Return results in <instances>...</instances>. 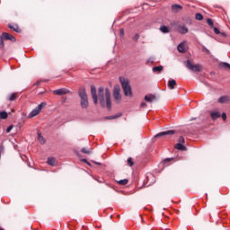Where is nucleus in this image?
<instances>
[{"instance_id": "nucleus-41", "label": "nucleus", "mask_w": 230, "mask_h": 230, "mask_svg": "<svg viewBox=\"0 0 230 230\" xmlns=\"http://www.w3.org/2000/svg\"><path fill=\"white\" fill-rule=\"evenodd\" d=\"M140 107H142V108L146 107V102H142V103L140 104Z\"/></svg>"}, {"instance_id": "nucleus-32", "label": "nucleus", "mask_w": 230, "mask_h": 230, "mask_svg": "<svg viewBox=\"0 0 230 230\" xmlns=\"http://www.w3.org/2000/svg\"><path fill=\"white\" fill-rule=\"evenodd\" d=\"M81 152H83V154H91V152L89 151V149L84 147Z\"/></svg>"}, {"instance_id": "nucleus-35", "label": "nucleus", "mask_w": 230, "mask_h": 230, "mask_svg": "<svg viewBox=\"0 0 230 230\" xmlns=\"http://www.w3.org/2000/svg\"><path fill=\"white\" fill-rule=\"evenodd\" d=\"M221 118L223 121H226L227 119V115L226 113H222Z\"/></svg>"}, {"instance_id": "nucleus-11", "label": "nucleus", "mask_w": 230, "mask_h": 230, "mask_svg": "<svg viewBox=\"0 0 230 230\" xmlns=\"http://www.w3.org/2000/svg\"><path fill=\"white\" fill-rule=\"evenodd\" d=\"M218 103H229L230 102V98L227 95L225 96H221L218 100H217Z\"/></svg>"}, {"instance_id": "nucleus-8", "label": "nucleus", "mask_w": 230, "mask_h": 230, "mask_svg": "<svg viewBox=\"0 0 230 230\" xmlns=\"http://www.w3.org/2000/svg\"><path fill=\"white\" fill-rule=\"evenodd\" d=\"M173 134H175L173 130L162 131L155 135V137H164V136H173Z\"/></svg>"}, {"instance_id": "nucleus-40", "label": "nucleus", "mask_w": 230, "mask_h": 230, "mask_svg": "<svg viewBox=\"0 0 230 230\" xmlns=\"http://www.w3.org/2000/svg\"><path fill=\"white\" fill-rule=\"evenodd\" d=\"M125 35V30L120 29V36L124 37Z\"/></svg>"}, {"instance_id": "nucleus-22", "label": "nucleus", "mask_w": 230, "mask_h": 230, "mask_svg": "<svg viewBox=\"0 0 230 230\" xmlns=\"http://www.w3.org/2000/svg\"><path fill=\"white\" fill-rule=\"evenodd\" d=\"M38 141L41 144L44 145L46 143V140L44 139L43 137L40 133H38Z\"/></svg>"}, {"instance_id": "nucleus-12", "label": "nucleus", "mask_w": 230, "mask_h": 230, "mask_svg": "<svg viewBox=\"0 0 230 230\" xmlns=\"http://www.w3.org/2000/svg\"><path fill=\"white\" fill-rule=\"evenodd\" d=\"M8 28H10V30H13V31H16V33H21V29L19 28V25L17 24H9Z\"/></svg>"}, {"instance_id": "nucleus-16", "label": "nucleus", "mask_w": 230, "mask_h": 230, "mask_svg": "<svg viewBox=\"0 0 230 230\" xmlns=\"http://www.w3.org/2000/svg\"><path fill=\"white\" fill-rule=\"evenodd\" d=\"M220 116H221V114H220V112H218V111H212V112L210 113V118H211L212 119H218V118H220Z\"/></svg>"}, {"instance_id": "nucleus-39", "label": "nucleus", "mask_w": 230, "mask_h": 230, "mask_svg": "<svg viewBox=\"0 0 230 230\" xmlns=\"http://www.w3.org/2000/svg\"><path fill=\"white\" fill-rule=\"evenodd\" d=\"M172 159H173V158H166V159L164 161V164H166L167 163H170V161H172Z\"/></svg>"}, {"instance_id": "nucleus-27", "label": "nucleus", "mask_w": 230, "mask_h": 230, "mask_svg": "<svg viewBox=\"0 0 230 230\" xmlns=\"http://www.w3.org/2000/svg\"><path fill=\"white\" fill-rule=\"evenodd\" d=\"M0 48L3 49L4 48V40L2 36H0Z\"/></svg>"}, {"instance_id": "nucleus-13", "label": "nucleus", "mask_w": 230, "mask_h": 230, "mask_svg": "<svg viewBox=\"0 0 230 230\" xmlns=\"http://www.w3.org/2000/svg\"><path fill=\"white\" fill-rule=\"evenodd\" d=\"M177 85V82L174 79H170L168 82V87L171 90L175 89V86Z\"/></svg>"}, {"instance_id": "nucleus-4", "label": "nucleus", "mask_w": 230, "mask_h": 230, "mask_svg": "<svg viewBox=\"0 0 230 230\" xmlns=\"http://www.w3.org/2000/svg\"><path fill=\"white\" fill-rule=\"evenodd\" d=\"M44 107H46V102H41L31 111V113L29 114V118H35V116H39V114H40V111H42Z\"/></svg>"}, {"instance_id": "nucleus-9", "label": "nucleus", "mask_w": 230, "mask_h": 230, "mask_svg": "<svg viewBox=\"0 0 230 230\" xmlns=\"http://www.w3.org/2000/svg\"><path fill=\"white\" fill-rule=\"evenodd\" d=\"M53 93H54V94H57L58 96H64V94L69 93V90H67L66 88H61V89L53 91Z\"/></svg>"}, {"instance_id": "nucleus-1", "label": "nucleus", "mask_w": 230, "mask_h": 230, "mask_svg": "<svg viewBox=\"0 0 230 230\" xmlns=\"http://www.w3.org/2000/svg\"><path fill=\"white\" fill-rule=\"evenodd\" d=\"M91 94H92L93 103L95 105L98 103V100H99L102 107H105V102H106L107 109L111 110L112 102H111V91L109 90V88H103V86H101L98 89V94H97L96 86L92 85Z\"/></svg>"}, {"instance_id": "nucleus-37", "label": "nucleus", "mask_w": 230, "mask_h": 230, "mask_svg": "<svg viewBox=\"0 0 230 230\" xmlns=\"http://www.w3.org/2000/svg\"><path fill=\"white\" fill-rule=\"evenodd\" d=\"M133 40H139V34L133 36Z\"/></svg>"}, {"instance_id": "nucleus-17", "label": "nucleus", "mask_w": 230, "mask_h": 230, "mask_svg": "<svg viewBox=\"0 0 230 230\" xmlns=\"http://www.w3.org/2000/svg\"><path fill=\"white\" fill-rule=\"evenodd\" d=\"M48 164H49V166H56L57 165V159H55L54 157H50L48 159Z\"/></svg>"}, {"instance_id": "nucleus-15", "label": "nucleus", "mask_w": 230, "mask_h": 230, "mask_svg": "<svg viewBox=\"0 0 230 230\" xmlns=\"http://www.w3.org/2000/svg\"><path fill=\"white\" fill-rule=\"evenodd\" d=\"M172 12H174L175 13H179L180 10H182V6L179 5V4H172Z\"/></svg>"}, {"instance_id": "nucleus-24", "label": "nucleus", "mask_w": 230, "mask_h": 230, "mask_svg": "<svg viewBox=\"0 0 230 230\" xmlns=\"http://www.w3.org/2000/svg\"><path fill=\"white\" fill-rule=\"evenodd\" d=\"M17 99V93H12L9 97L8 100L9 102H13V100Z\"/></svg>"}, {"instance_id": "nucleus-19", "label": "nucleus", "mask_w": 230, "mask_h": 230, "mask_svg": "<svg viewBox=\"0 0 230 230\" xmlns=\"http://www.w3.org/2000/svg\"><path fill=\"white\" fill-rule=\"evenodd\" d=\"M160 31H162V33H170V28L164 25H161Z\"/></svg>"}, {"instance_id": "nucleus-36", "label": "nucleus", "mask_w": 230, "mask_h": 230, "mask_svg": "<svg viewBox=\"0 0 230 230\" xmlns=\"http://www.w3.org/2000/svg\"><path fill=\"white\" fill-rule=\"evenodd\" d=\"M12 128H13V126H9L7 128H6V132L7 134H9V132H12Z\"/></svg>"}, {"instance_id": "nucleus-21", "label": "nucleus", "mask_w": 230, "mask_h": 230, "mask_svg": "<svg viewBox=\"0 0 230 230\" xmlns=\"http://www.w3.org/2000/svg\"><path fill=\"white\" fill-rule=\"evenodd\" d=\"M163 71V66H154L153 73H161Z\"/></svg>"}, {"instance_id": "nucleus-44", "label": "nucleus", "mask_w": 230, "mask_h": 230, "mask_svg": "<svg viewBox=\"0 0 230 230\" xmlns=\"http://www.w3.org/2000/svg\"><path fill=\"white\" fill-rule=\"evenodd\" d=\"M0 230H4L2 227H0Z\"/></svg>"}, {"instance_id": "nucleus-18", "label": "nucleus", "mask_w": 230, "mask_h": 230, "mask_svg": "<svg viewBox=\"0 0 230 230\" xmlns=\"http://www.w3.org/2000/svg\"><path fill=\"white\" fill-rule=\"evenodd\" d=\"M175 148H176V150H181L182 152H185V150H186V146H184V145H182L181 143H177L175 145Z\"/></svg>"}, {"instance_id": "nucleus-5", "label": "nucleus", "mask_w": 230, "mask_h": 230, "mask_svg": "<svg viewBox=\"0 0 230 230\" xmlns=\"http://www.w3.org/2000/svg\"><path fill=\"white\" fill-rule=\"evenodd\" d=\"M186 67L194 73H200V71H202V66H200V65H192L190 60L186 61Z\"/></svg>"}, {"instance_id": "nucleus-10", "label": "nucleus", "mask_w": 230, "mask_h": 230, "mask_svg": "<svg viewBox=\"0 0 230 230\" xmlns=\"http://www.w3.org/2000/svg\"><path fill=\"white\" fill-rule=\"evenodd\" d=\"M2 37H3L4 40H12L13 42H15V37H13L6 32H3Z\"/></svg>"}, {"instance_id": "nucleus-42", "label": "nucleus", "mask_w": 230, "mask_h": 230, "mask_svg": "<svg viewBox=\"0 0 230 230\" xmlns=\"http://www.w3.org/2000/svg\"><path fill=\"white\" fill-rule=\"evenodd\" d=\"M221 35H222V37H227V35L226 34V32H222Z\"/></svg>"}, {"instance_id": "nucleus-38", "label": "nucleus", "mask_w": 230, "mask_h": 230, "mask_svg": "<svg viewBox=\"0 0 230 230\" xmlns=\"http://www.w3.org/2000/svg\"><path fill=\"white\" fill-rule=\"evenodd\" d=\"M4 152V146H0V157H1V154H3Z\"/></svg>"}, {"instance_id": "nucleus-43", "label": "nucleus", "mask_w": 230, "mask_h": 230, "mask_svg": "<svg viewBox=\"0 0 230 230\" xmlns=\"http://www.w3.org/2000/svg\"><path fill=\"white\" fill-rule=\"evenodd\" d=\"M83 161H84V163H87V160H85V159H84V160H83Z\"/></svg>"}, {"instance_id": "nucleus-31", "label": "nucleus", "mask_w": 230, "mask_h": 230, "mask_svg": "<svg viewBox=\"0 0 230 230\" xmlns=\"http://www.w3.org/2000/svg\"><path fill=\"white\" fill-rule=\"evenodd\" d=\"M179 143H180L181 145H184V143H185L184 137H179Z\"/></svg>"}, {"instance_id": "nucleus-3", "label": "nucleus", "mask_w": 230, "mask_h": 230, "mask_svg": "<svg viewBox=\"0 0 230 230\" xmlns=\"http://www.w3.org/2000/svg\"><path fill=\"white\" fill-rule=\"evenodd\" d=\"M79 98H81L82 109H87L89 107V99L87 98V93L84 88H81L78 92Z\"/></svg>"}, {"instance_id": "nucleus-7", "label": "nucleus", "mask_w": 230, "mask_h": 230, "mask_svg": "<svg viewBox=\"0 0 230 230\" xmlns=\"http://www.w3.org/2000/svg\"><path fill=\"white\" fill-rule=\"evenodd\" d=\"M119 86H115L113 90V98L116 102H119L121 100V94L119 93Z\"/></svg>"}, {"instance_id": "nucleus-6", "label": "nucleus", "mask_w": 230, "mask_h": 230, "mask_svg": "<svg viewBox=\"0 0 230 230\" xmlns=\"http://www.w3.org/2000/svg\"><path fill=\"white\" fill-rule=\"evenodd\" d=\"M172 26H176V31L181 33V35H186L188 33L189 29L186 25H178L177 22H173L171 23Z\"/></svg>"}, {"instance_id": "nucleus-28", "label": "nucleus", "mask_w": 230, "mask_h": 230, "mask_svg": "<svg viewBox=\"0 0 230 230\" xmlns=\"http://www.w3.org/2000/svg\"><path fill=\"white\" fill-rule=\"evenodd\" d=\"M221 67H225V69H230V64L229 63H222Z\"/></svg>"}, {"instance_id": "nucleus-23", "label": "nucleus", "mask_w": 230, "mask_h": 230, "mask_svg": "<svg viewBox=\"0 0 230 230\" xmlns=\"http://www.w3.org/2000/svg\"><path fill=\"white\" fill-rule=\"evenodd\" d=\"M0 118L1 119H6V118H8V113L6 111H1Z\"/></svg>"}, {"instance_id": "nucleus-20", "label": "nucleus", "mask_w": 230, "mask_h": 230, "mask_svg": "<svg viewBox=\"0 0 230 230\" xmlns=\"http://www.w3.org/2000/svg\"><path fill=\"white\" fill-rule=\"evenodd\" d=\"M177 49L180 53H184L186 49H184V42H181L178 45Z\"/></svg>"}, {"instance_id": "nucleus-33", "label": "nucleus", "mask_w": 230, "mask_h": 230, "mask_svg": "<svg viewBox=\"0 0 230 230\" xmlns=\"http://www.w3.org/2000/svg\"><path fill=\"white\" fill-rule=\"evenodd\" d=\"M128 164H129L130 166H134V161H132V158L128 159Z\"/></svg>"}, {"instance_id": "nucleus-34", "label": "nucleus", "mask_w": 230, "mask_h": 230, "mask_svg": "<svg viewBox=\"0 0 230 230\" xmlns=\"http://www.w3.org/2000/svg\"><path fill=\"white\" fill-rule=\"evenodd\" d=\"M214 32L216 33V35H220V30H218V28L217 27L214 28Z\"/></svg>"}, {"instance_id": "nucleus-26", "label": "nucleus", "mask_w": 230, "mask_h": 230, "mask_svg": "<svg viewBox=\"0 0 230 230\" xmlns=\"http://www.w3.org/2000/svg\"><path fill=\"white\" fill-rule=\"evenodd\" d=\"M195 18L197 19V21H202V19H204V16L202 15V13H196Z\"/></svg>"}, {"instance_id": "nucleus-2", "label": "nucleus", "mask_w": 230, "mask_h": 230, "mask_svg": "<svg viewBox=\"0 0 230 230\" xmlns=\"http://www.w3.org/2000/svg\"><path fill=\"white\" fill-rule=\"evenodd\" d=\"M119 82L121 84L125 96H132V88H130V83L128 82V79L120 77Z\"/></svg>"}, {"instance_id": "nucleus-14", "label": "nucleus", "mask_w": 230, "mask_h": 230, "mask_svg": "<svg viewBox=\"0 0 230 230\" xmlns=\"http://www.w3.org/2000/svg\"><path fill=\"white\" fill-rule=\"evenodd\" d=\"M145 100L148 103H152V102H155L156 99H155V95L150 94V95H146Z\"/></svg>"}, {"instance_id": "nucleus-29", "label": "nucleus", "mask_w": 230, "mask_h": 230, "mask_svg": "<svg viewBox=\"0 0 230 230\" xmlns=\"http://www.w3.org/2000/svg\"><path fill=\"white\" fill-rule=\"evenodd\" d=\"M207 22H208V26H210V28H213L214 23H213V20L211 18H208L207 20Z\"/></svg>"}, {"instance_id": "nucleus-25", "label": "nucleus", "mask_w": 230, "mask_h": 230, "mask_svg": "<svg viewBox=\"0 0 230 230\" xmlns=\"http://www.w3.org/2000/svg\"><path fill=\"white\" fill-rule=\"evenodd\" d=\"M121 186H125L127 184H128V180L124 179V180H120L118 181Z\"/></svg>"}, {"instance_id": "nucleus-30", "label": "nucleus", "mask_w": 230, "mask_h": 230, "mask_svg": "<svg viewBox=\"0 0 230 230\" xmlns=\"http://www.w3.org/2000/svg\"><path fill=\"white\" fill-rule=\"evenodd\" d=\"M119 116H121V114L116 115V116H110L107 118V119H116V118H119Z\"/></svg>"}]
</instances>
